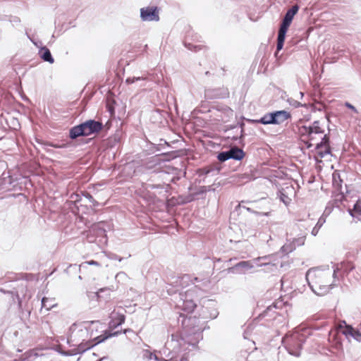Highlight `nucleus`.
I'll return each mask as SVG.
<instances>
[{
  "instance_id": "f257e3e1",
  "label": "nucleus",
  "mask_w": 361,
  "mask_h": 361,
  "mask_svg": "<svg viewBox=\"0 0 361 361\" xmlns=\"http://www.w3.org/2000/svg\"><path fill=\"white\" fill-rule=\"evenodd\" d=\"M180 318L182 331L180 336L172 334L171 341H167L165 346L159 351V353L167 359L173 357V361H178L183 344L195 347L202 339V331L201 328L197 326V319L195 317H185L180 315L178 317V322Z\"/></svg>"
},
{
  "instance_id": "f03ea898",
  "label": "nucleus",
  "mask_w": 361,
  "mask_h": 361,
  "mask_svg": "<svg viewBox=\"0 0 361 361\" xmlns=\"http://www.w3.org/2000/svg\"><path fill=\"white\" fill-rule=\"evenodd\" d=\"M93 321H85L80 324L73 323L68 329L66 343L74 348L66 351H58L61 355L73 356L81 355L92 348L96 344L95 338L92 341L87 340L88 337V328L85 324H94Z\"/></svg>"
},
{
  "instance_id": "7ed1b4c3",
  "label": "nucleus",
  "mask_w": 361,
  "mask_h": 361,
  "mask_svg": "<svg viewBox=\"0 0 361 361\" xmlns=\"http://www.w3.org/2000/svg\"><path fill=\"white\" fill-rule=\"evenodd\" d=\"M311 335V329L308 328H298L283 337L282 345L290 355L298 357L301 355L304 343Z\"/></svg>"
},
{
  "instance_id": "20e7f679",
  "label": "nucleus",
  "mask_w": 361,
  "mask_h": 361,
  "mask_svg": "<svg viewBox=\"0 0 361 361\" xmlns=\"http://www.w3.org/2000/svg\"><path fill=\"white\" fill-rule=\"evenodd\" d=\"M104 128L102 121L94 118H89L72 126L68 130V137L75 140L79 137H86L94 135Z\"/></svg>"
},
{
  "instance_id": "39448f33",
  "label": "nucleus",
  "mask_w": 361,
  "mask_h": 361,
  "mask_svg": "<svg viewBox=\"0 0 361 361\" xmlns=\"http://www.w3.org/2000/svg\"><path fill=\"white\" fill-rule=\"evenodd\" d=\"M197 288L198 286H195L192 288L188 289L185 293H179L178 295L180 299L176 303V307L183 312H177L176 313L177 322H178V317H180V315L185 317H193L188 316V314H192L197 307V303L192 299V296L196 292L195 289ZM195 317L197 319V326L200 328L199 326V319L197 317ZM178 324L181 325V318L180 319V322H178Z\"/></svg>"
},
{
  "instance_id": "423d86ee",
  "label": "nucleus",
  "mask_w": 361,
  "mask_h": 361,
  "mask_svg": "<svg viewBox=\"0 0 361 361\" xmlns=\"http://www.w3.org/2000/svg\"><path fill=\"white\" fill-rule=\"evenodd\" d=\"M165 147H169L166 145V140L160 139L159 143L154 144L150 141L146 142L143 151L146 155L155 154L154 158L157 162L170 161L175 159L178 154V152L164 151Z\"/></svg>"
},
{
  "instance_id": "0eeeda50",
  "label": "nucleus",
  "mask_w": 361,
  "mask_h": 361,
  "mask_svg": "<svg viewBox=\"0 0 361 361\" xmlns=\"http://www.w3.org/2000/svg\"><path fill=\"white\" fill-rule=\"evenodd\" d=\"M304 120L305 118H300L296 123L298 134L300 137H305L309 140H314V135L324 133V130L321 127L319 120L314 121L310 125L304 124Z\"/></svg>"
},
{
  "instance_id": "6e6552de",
  "label": "nucleus",
  "mask_w": 361,
  "mask_h": 361,
  "mask_svg": "<svg viewBox=\"0 0 361 361\" xmlns=\"http://www.w3.org/2000/svg\"><path fill=\"white\" fill-rule=\"evenodd\" d=\"M291 118V113L285 109H282L266 113L261 117V121L264 126H279Z\"/></svg>"
},
{
  "instance_id": "1a4fd4ad",
  "label": "nucleus",
  "mask_w": 361,
  "mask_h": 361,
  "mask_svg": "<svg viewBox=\"0 0 361 361\" xmlns=\"http://www.w3.org/2000/svg\"><path fill=\"white\" fill-rule=\"evenodd\" d=\"M246 156L245 152L236 146L229 148L228 150L220 151L216 154V159L220 162H225L229 159L241 161Z\"/></svg>"
},
{
  "instance_id": "9d476101",
  "label": "nucleus",
  "mask_w": 361,
  "mask_h": 361,
  "mask_svg": "<svg viewBox=\"0 0 361 361\" xmlns=\"http://www.w3.org/2000/svg\"><path fill=\"white\" fill-rule=\"evenodd\" d=\"M201 305L200 315L204 318L216 319L219 315L216 301L212 299L202 298L200 301Z\"/></svg>"
},
{
  "instance_id": "9b49d317",
  "label": "nucleus",
  "mask_w": 361,
  "mask_h": 361,
  "mask_svg": "<svg viewBox=\"0 0 361 361\" xmlns=\"http://www.w3.org/2000/svg\"><path fill=\"white\" fill-rule=\"evenodd\" d=\"M20 179L11 175V172L8 171L6 174L0 178V191L1 190H14L18 189L22 190V187L19 185Z\"/></svg>"
},
{
  "instance_id": "f8f14e48",
  "label": "nucleus",
  "mask_w": 361,
  "mask_h": 361,
  "mask_svg": "<svg viewBox=\"0 0 361 361\" xmlns=\"http://www.w3.org/2000/svg\"><path fill=\"white\" fill-rule=\"evenodd\" d=\"M190 276L184 274L183 276H176L173 273L167 276L166 292L169 295H173L178 291V288L182 286L181 281L184 279H188Z\"/></svg>"
},
{
  "instance_id": "ddd939ff",
  "label": "nucleus",
  "mask_w": 361,
  "mask_h": 361,
  "mask_svg": "<svg viewBox=\"0 0 361 361\" xmlns=\"http://www.w3.org/2000/svg\"><path fill=\"white\" fill-rule=\"evenodd\" d=\"M145 188L147 191L155 190L154 195H160L163 198L167 199L169 196L171 187L169 184L162 183H147Z\"/></svg>"
},
{
  "instance_id": "4468645a",
  "label": "nucleus",
  "mask_w": 361,
  "mask_h": 361,
  "mask_svg": "<svg viewBox=\"0 0 361 361\" xmlns=\"http://www.w3.org/2000/svg\"><path fill=\"white\" fill-rule=\"evenodd\" d=\"M345 335L343 334V329H341L329 332L328 340L332 348L338 352H343V341Z\"/></svg>"
},
{
  "instance_id": "2eb2a0df",
  "label": "nucleus",
  "mask_w": 361,
  "mask_h": 361,
  "mask_svg": "<svg viewBox=\"0 0 361 361\" xmlns=\"http://www.w3.org/2000/svg\"><path fill=\"white\" fill-rule=\"evenodd\" d=\"M140 18L142 21H159V8L157 6H147L140 8Z\"/></svg>"
},
{
  "instance_id": "dca6fc26",
  "label": "nucleus",
  "mask_w": 361,
  "mask_h": 361,
  "mask_svg": "<svg viewBox=\"0 0 361 361\" xmlns=\"http://www.w3.org/2000/svg\"><path fill=\"white\" fill-rule=\"evenodd\" d=\"M342 323L345 325V328L343 329L345 338L349 340L350 338H353L356 341L361 342V331L353 326L347 324L345 321H343Z\"/></svg>"
},
{
  "instance_id": "f3484780",
  "label": "nucleus",
  "mask_w": 361,
  "mask_h": 361,
  "mask_svg": "<svg viewBox=\"0 0 361 361\" xmlns=\"http://www.w3.org/2000/svg\"><path fill=\"white\" fill-rule=\"evenodd\" d=\"M285 305V302L283 300H277L272 302V304L268 306L262 313L258 316V318H264L266 317H275L274 314L276 312L274 309H281Z\"/></svg>"
},
{
  "instance_id": "a211bd4d",
  "label": "nucleus",
  "mask_w": 361,
  "mask_h": 361,
  "mask_svg": "<svg viewBox=\"0 0 361 361\" xmlns=\"http://www.w3.org/2000/svg\"><path fill=\"white\" fill-rule=\"evenodd\" d=\"M252 268H253V265L250 261H240L234 266L228 267L226 270L228 273L240 274Z\"/></svg>"
},
{
  "instance_id": "6ab92c4d",
  "label": "nucleus",
  "mask_w": 361,
  "mask_h": 361,
  "mask_svg": "<svg viewBox=\"0 0 361 361\" xmlns=\"http://www.w3.org/2000/svg\"><path fill=\"white\" fill-rule=\"evenodd\" d=\"M227 90L221 89H207L204 92L205 97L208 99H224L228 97Z\"/></svg>"
},
{
  "instance_id": "aec40b11",
  "label": "nucleus",
  "mask_w": 361,
  "mask_h": 361,
  "mask_svg": "<svg viewBox=\"0 0 361 361\" xmlns=\"http://www.w3.org/2000/svg\"><path fill=\"white\" fill-rule=\"evenodd\" d=\"M299 6L298 5H293L291 6L285 13L281 26L289 27L295 15L298 12Z\"/></svg>"
},
{
  "instance_id": "412c9836",
  "label": "nucleus",
  "mask_w": 361,
  "mask_h": 361,
  "mask_svg": "<svg viewBox=\"0 0 361 361\" xmlns=\"http://www.w3.org/2000/svg\"><path fill=\"white\" fill-rule=\"evenodd\" d=\"M305 237L301 236L298 238H294L293 242L288 245H284L281 247V252L288 254L295 250L296 246L303 245L305 244Z\"/></svg>"
},
{
  "instance_id": "4be33fe9",
  "label": "nucleus",
  "mask_w": 361,
  "mask_h": 361,
  "mask_svg": "<svg viewBox=\"0 0 361 361\" xmlns=\"http://www.w3.org/2000/svg\"><path fill=\"white\" fill-rule=\"evenodd\" d=\"M334 267L333 277L336 279L338 272H341L343 275H348L355 269V265L352 262H348L341 263L340 268L338 265L334 266Z\"/></svg>"
},
{
  "instance_id": "5701e85b",
  "label": "nucleus",
  "mask_w": 361,
  "mask_h": 361,
  "mask_svg": "<svg viewBox=\"0 0 361 361\" xmlns=\"http://www.w3.org/2000/svg\"><path fill=\"white\" fill-rule=\"evenodd\" d=\"M121 135L118 133L114 134L109 136L104 142V146L106 149H113L115 147H119L121 145Z\"/></svg>"
},
{
  "instance_id": "b1692460",
  "label": "nucleus",
  "mask_w": 361,
  "mask_h": 361,
  "mask_svg": "<svg viewBox=\"0 0 361 361\" xmlns=\"http://www.w3.org/2000/svg\"><path fill=\"white\" fill-rule=\"evenodd\" d=\"M189 192L190 194L191 197L192 198V202L195 200H197L200 199H204L206 195L204 186H192L190 185L188 188Z\"/></svg>"
},
{
  "instance_id": "393cba45",
  "label": "nucleus",
  "mask_w": 361,
  "mask_h": 361,
  "mask_svg": "<svg viewBox=\"0 0 361 361\" xmlns=\"http://www.w3.org/2000/svg\"><path fill=\"white\" fill-rule=\"evenodd\" d=\"M38 48V55L41 59L50 64L54 63V59L48 47H37Z\"/></svg>"
},
{
  "instance_id": "a878e982",
  "label": "nucleus",
  "mask_w": 361,
  "mask_h": 361,
  "mask_svg": "<svg viewBox=\"0 0 361 361\" xmlns=\"http://www.w3.org/2000/svg\"><path fill=\"white\" fill-rule=\"evenodd\" d=\"M126 316L121 313H116V316L112 317L109 322V329H114L125 323Z\"/></svg>"
},
{
  "instance_id": "bb28decb",
  "label": "nucleus",
  "mask_w": 361,
  "mask_h": 361,
  "mask_svg": "<svg viewBox=\"0 0 361 361\" xmlns=\"http://www.w3.org/2000/svg\"><path fill=\"white\" fill-rule=\"evenodd\" d=\"M348 212L353 218L361 221V197L355 202L353 209H348Z\"/></svg>"
},
{
  "instance_id": "cd10ccee",
  "label": "nucleus",
  "mask_w": 361,
  "mask_h": 361,
  "mask_svg": "<svg viewBox=\"0 0 361 361\" xmlns=\"http://www.w3.org/2000/svg\"><path fill=\"white\" fill-rule=\"evenodd\" d=\"M121 334H122V330L116 331L114 332H111L109 331H103V333L101 335L95 337L96 344H99L101 343H103L106 340H107L108 338H110L111 337L118 336Z\"/></svg>"
},
{
  "instance_id": "c85d7f7f",
  "label": "nucleus",
  "mask_w": 361,
  "mask_h": 361,
  "mask_svg": "<svg viewBox=\"0 0 361 361\" xmlns=\"http://www.w3.org/2000/svg\"><path fill=\"white\" fill-rule=\"evenodd\" d=\"M308 284L311 288V290L317 295H324L329 293V291L332 289L334 286V283H331V285H320L318 287H316V288H314L312 285L310 284V283L308 281Z\"/></svg>"
},
{
  "instance_id": "c756f323",
  "label": "nucleus",
  "mask_w": 361,
  "mask_h": 361,
  "mask_svg": "<svg viewBox=\"0 0 361 361\" xmlns=\"http://www.w3.org/2000/svg\"><path fill=\"white\" fill-rule=\"evenodd\" d=\"M64 18H65L64 16H61L58 17L55 20L54 23H55V26H56V30L53 33L52 37H55L56 33H57V35H59V32H61L62 30H66L70 27V26L66 24L65 23H63L62 24H61V20H63Z\"/></svg>"
},
{
  "instance_id": "7c9ffc66",
  "label": "nucleus",
  "mask_w": 361,
  "mask_h": 361,
  "mask_svg": "<svg viewBox=\"0 0 361 361\" xmlns=\"http://www.w3.org/2000/svg\"><path fill=\"white\" fill-rule=\"evenodd\" d=\"M192 202V198L190 196V192L185 195H180L176 200V204L178 205H184Z\"/></svg>"
},
{
  "instance_id": "2f4dec72",
  "label": "nucleus",
  "mask_w": 361,
  "mask_h": 361,
  "mask_svg": "<svg viewBox=\"0 0 361 361\" xmlns=\"http://www.w3.org/2000/svg\"><path fill=\"white\" fill-rule=\"evenodd\" d=\"M288 27H283L280 25L278 36H277V43L276 45H284V42L286 39V35L288 31Z\"/></svg>"
},
{
  "instance_id": "473e14b6",
  "label": "nucleus",
  "mask_w": 361,
  "mask_h": 361,
  "mask_svg": "<svg viewBox=\"0 0 361 361\" xmlns=\"http://www.w3.org/2000/svg\"><path fill=\"white\" fill-rule=\"evenodd\" d=\"M332 183L334 188L337 190H341L343 180L338 173L334 172L332 175Z\"/></svg>"
},
{
  "instance_id": "72a5a7b5",
  "label": "nucleus",
  "mask_w": 361,
  "mask_h": 361,
  "mask_svg": "<svg viewBox=\"0 0 361 361\" xmlns=\"http://www.w3.org/2000/svg\"><path fill=\"white\" fill-rule=\"evenodd\" d=\"M212 109H215V110H216L218 111L223 112L224 114L231 113L233 111L232 109L230 107H228L226 105H223V104L222 105L213 106L210 109L208 110V111H211Z\"/></svg>"
},
{
  "instance_id": "f704fd0d",
  "label": "nucleus",
  "mask_w": 361,
  "mask_h": 361,
  "mask_svg": "<svg viewBox=\"0 0 361 361\" xmlns=\"http://www.w3.org/2000/svg\"><path fill=\"white\" fill-rule=\"evenodd\" d=\"M102 293H104L105 297L108 298L110 295V289L109 288H102L99 289L98 291L95 293L98 300H100L102 298L104 297L102 295Z\"/></svg>"
},
{
  "instance_id": "c9c22d12",
  "label": "nucleus",
  "mask_w": 361,
  "mask_h": 361,
  "mask_svg": "<svg viewBox=\"0 0 361 361\" xmlns=\"http://www.w3.org/2000/svg\"><path fill=\"white\" fill-rule=\"evenodd\" d=\"M25 34L33 45H42V42L39 40L37 36L35 34H30L27 31L25 32Z\"/></svg>"
},
{
  "instance_id": "e433bc0d",
  "label": "nucleus",
  "mask_w": 361,
  "mask_h": 361,
  "mask_svg": "<svg viewBox=\"0 0 361 361\" xmlns=\"http://www.w3.org/2000/svg\"><path fill=\"white\" fill-rule=\"evenodd\" d=\"M286 101L289 104V105L292 106L294 108H299V107L305 106V104H302L301 102H300L291 97L287 98Z\"/></svg>"
},
{
  "instance_id": "4c0bfd02",
  "label": "nucleus",
  "mask_w": 361,
  "mask_h": 361,
  "mask_svg": "<svg viewBox=\"0 0 361 361\" xmlns=\"http://www.w3.org/2000/svg\"><path fill=\"white\" fill-rule=\"evenodd\" d=\"M324 148H325L324 150H320V151L317 152V154L320 159L325 157V156L327 154H331L332 156V154H331L332 149H331V146H327V147H325Z\"/></svg>"
},
{
  "instance_id": "58836bf2",
  "label": "nucleus",
  "mask_w": 361,
  "mask_h": 361,
  "mask_svg": "<svg viewBox=\"0 0 361 361\" xmlns=\"http://www.w3.org/2000/svg\"><path fill=\"white\" fill-rule=\"evenodd\" d=\"M0 291L4 293H11L12 295L16 296L17 298L19 303L21 302V301L20 300V295L18 293V290H16V288H13V290H7V291L3 288H0Z\"/></svg>"
},
{
  "instance_id": "ea45409f",
  "label": "nucleus",
  "mask_w": 361,
  "mask_h": 361,
  "mask_svg": "<svg viewBox=\"0 0 361 361\" xmlns=\"http://www.w3.org/2000/svg\"><path fill=\"white\" fill-rule=\"evenodd\" d=\"M7 168V163L4 161H0V178L6 174Z\"/></svg>"
},
{
  "instance_id": "a19ab883",
  "label": "nucleus",
  "mask_w": 361,
  "mask_h": 361,
  "mask_svg": "<svg viewBox=\"0 0 361 361\" xmlns=\"http://www.w3.org/2000/svg\"><path fill=\"white\" fill-rule=\"evenodd\" d=\"M148 358L150 360L154 359L156 361H173V357L171 359H165L164 357H160L157 356V355L152 353L150 352H149Z\"/></svg>"
},
{
  "instance_id": "79ce46f5",
  "label": "nucleus",
  "mask_w": 361,
  "mask_h": 361,
  "mask_svg": "<svg viewBox=\"0 0 361 361\" xmlns=\"http://www.w3.org/2000/svg\"><path fill=\"white\" fill-rule=\"evenodd\" d=\"M107 257L111 259V260H114V261H118L119 262H121V261H123V259H125L124 257H121L119 255H118L116 253H113V252H109L108 253L107 255Z\"/></svg>"
},
{
  "instance_id": "37998d69",
  "label": "nucleus",
  "mask_w": 361,
  "mask_h": 361,
  "mask_svg": "<svg viewBox=\"0 0 361 361\" xmlns=\"http://www.w3.org/2000/svg\"><path fill=\"white\" fill-rule=\"evenodd\" d=\"M166 114L167 113L166 111L157 109L154 111L153 116L157 119H161L165 115H166Z\"/></svg>"
},
{
  "instance_id": "c03bdc74",
  "label": "nucleus",
  "mask_w": 361,
  "mask_h": 361,
  "mask_svg": "<svg viewBox=\"0 0 361 361\" xmlns=\"http://www.w3.org/2000/svg\"><path fill=\"white\" fill-rule=\"evenodd\" d=\"M276 49L274 51V56L276 58L277 61L282 59L283 53L280 54L281 51H282L284 47H276Z\"/></svg>"
},
{
  "instance_id": "a18cd8bd",
  "label": "nucleus",
  "mask_w": 361,
  "mask_h": 361,
  "mask_svg": "<svg viewBox=\"0 0 361 361\" xmlns=\"http://www.w3.org/2000/svg\"><path fill=\"white\" fill-rule=\"evenodd\" d=\"M240 179L242 181L248 182V181L254 180L255 177L252 174L245 173L241 174Z\"/></svg>"
},
{
  "instance_id": "49530a36",
  "label": "nucleus",
  "mask_w": 361,
  "mask_h": 361,
  "mask_svg": "<svg viewBox=\"0 0 361 361\" xmlns=\"http://www.w3.org/2000/svg\"><path fill=\"white\" fill-rule=\"evenodd\" d=\"M241 119L245 120L248 123H250V124H262V122L261 121V118H259V119H251V118H246L245 117L242 116Z\"/></svg>"
},
{
  "instance_id": "de8ad7c7",
  "label": "nucleus",
  "mask_w": 361,
  "mask_h": 361,
  "mask_svg": "<svg viewBox=\"0 0 361 361\" xmlns=\"http://www.w3.org/2000/svg\"><path fill=\"white\" fill-rule=\"evenodd\" d=\"M321 142L325 145V147L330 146L329 133L324 135L322 137Z\"/></svg>"
},
{
  "instance_id": "09e8293b",
  "label": "nucleus",
  "mask_w": 361,
  "mask_h": 361,
  "mask_svg": "<svg viewBox=\"0 0 361 361\" xmlns=\"http://www.w3.org/2000/svg\"><path fill=\"white\" fill-rule=\"evenodd\" d=\"M325 222H326V216H325V214H322L319 217V219H318L315 226H317L318 228H321Z\"/></svg>"
},
{
  "instance_id": "8fccbe9b",
  "label": "nucleus",
  "mask_w": 361,
  "mask_h": 361,
  "mask_svg": "<svg viewBox=\"0 0 361 361\" xmlns=\"http://www.w3.org/2000/svg\"><path fill=\"white\" fill-rule=\"evenodd\" d=\"M140 80H141V78H140V77H128L126 80V83L128 84V85H131V84L135 82L136 81H138Z\"/></svg>"
},
{
  "instance_id": "3c124183",
  "label": "nucleus",
  "mask_w": 361,
  "mask_h": 361,
  "mask_svg": "<svg viewBox=\"0 0 361 361\" xmlns=\"http://www.w3.org/2000/svg\"><path fill=\"white\" fill-rule=\"evenodd\" d=\"M219 185H220L219 183H217L218 186ZM215 185H216V183H215L213 185H203L204 188V190H205V192L207 193V192H210V191L215 192V190H216V188H214Z\"/></svg>"
},
{
  "instance_id": "603ef678",
  "label": "nucleus",
  "mask_w": 361,
  "mask_h": 361,
  "mask_svg": "<svg viewBox=\"0 0 361 361\" xmlns=\"http://www.w3.org/2000/svg\"><path fill=\"white\" fill-rule=\"evenodd\" d=\"M166 145H167L169 147H165V148H164V151L178 152V154L175 157V159L180 156V154H181V152H180V150H173V147H172V146L171 145V144H170L169 142H168L167 141H166Z\"/></svg>"
},
{
  "instance_id": "864d4df0",
  "label": "nucleus",
  "mask_w": 361,
  "mask_h": 361,
  "mask_svg": "<svg viewBox=\"0 0 361 361\" xmlns=\"http://www.w3.org/2000/svg\"><path fill=\"white\" fill-rule=\"evenodd\" d=\"M326 322H322L320 324H314L312 326V329H314V330H320L322 329L324 326L326 325Z\"/></svg>"
},
{
  "instance_id": "5fc2aeb1",
  "label": "nucleus",
  "mask_w": 361,
  "mask_h": 361,
  "mask_svg": "<svg viewBox=\"0 0 361 361\" xmlns=\"http://www.w3.org/2000/svg\"><path fill=\"white\" fill-rule=\"evenodd\" d=\"M345 106L347 107L348 109L352 110L354 113H356V114L358 113L356 107L348 102H345Z\"/></svg>"
},
{
  "instance_id": "6e6d98bb",
  "label": "nucleus",
  "mask_w": 361,
  "mask_h": 361,
  "mask_svg": "<svg viewBox=\"0 0 361 361\" xmlns=\"http://www.w3.org/2000/svg\"><path fill=\"white\" fill-rule=\"evenodd\" d=\"M280 200L281 202H283L285 204H288V200H289L288 197L287 195H286L285 193L283 192H281V195H280Z\"/></svg>"
},
{
  "instance_id": "4d7b16f0",
  "label": "nucleus",
  "mask_w": 361,
  "mask_h": 361,
  "mask_svg": "<svg viewBox=\"0 0 361 361\" xmlns=\"http://www.w3.org/2000/svg\"><path fill=\"white\" fill-rule=\"evenodd\" d=\"M85 197L89 200L90 202H92L93 204H97V202H96V200L94 199V197H92V195L91 194L86 192V194L85 195Z\"/></svg>"
},
{
  "instance_id": "13d9d810",
  "label": "nucleus",
  "mask_w": 361,
  "mask_h": 361,
  "mask_svg": "<svg viewBox=\"0 0 361 361\" xmlns=\"http://www.w3.org/2000/svg\"><path fill=\"white\" fill-rule=\"evenodd\" d=\"M245 129H243L240 130V141L239 142V143L240 145H244V139L245 137Z\"/></svg>"
},
{
  "instance_id": "bf43d9fd",
  "label": "nucleus",
  "mask_w": 361,
  "mask_h": 361,
  "mask_svg": "<svg viewBox=\"0 0 361 361\" xmlns=\"http://www.w3.org/2000/svg\"><path fill=\"white\" fill-rule=\"evenodd\" d=\"M12 361H30L28 357L25 355H21L18 359H14Z\"/></svg>"
},
{
  "instance_id": "052dcab7",
  "label": "nucleus",
  "mask_w": 361,
  "mask_h": 361,
  "mask_svg": "<svg viewBox=\"0 0 361 361\" xmlns=\"http://www.w3.org/2000/svg\"><path fill=\"white\" fill-rule=\"evenodd\" d=\"M85 264H87L89 265H94V266H97V267H99L101 265L99 262L93 260V259L85 262Z\"/></svg>"
},
{
  "instance_id": "680f3d73",
  "label": "nucleus",
  "mask_w": 361,
  "mask_h": 361,
  "mask_svg": "<svg viewBox=\"0 0 361 361\" xmlns=\"http://www.w3.org/2000/svg\"><path fill=\"white\" fill-rule=\"evenodd\" d=\"M203 281V284H206L209 282V280H204V279H200L198 277H194L192 280H191V282L194 283L195 282H201Z\"/></svg>"
},
{
  "instance_id": "e2e57ef3",
  "label": "nucleus",
  "mask_w": 361,
  "mask_h": 361,
  "mask_svg": "<svg viewBox=\"0 0 361 361\" xmlns=\"http://www.w3.org/2000/svg\"><path fill=\"white\" fill-rule=\"evenodd\" d=\"M255 215L257 216H269L270 215V212H256Z\"/></svg>"
},
{
  "instance_id": "0e129e2a",
  "label": "nucleus",
  "mask_w": 361,
  "mask_h": 361,
  "mask_svg": "<svg viewBox=\"0 0 361 361\" xmlns=\"http://www.w3.org/2000/svg\"><path fill=\"white\" fill-rule=\"evenodd\" d=\"M323 147H325V145L320 141L319 142L316 144L314 149L318 152L320 151V149Z\"/></svg>"
},
{
  "instance_id": "69168bd1",
  "label": "nucleus",
  "mask_w": 361,
  "mask_h": 361,
  "mask_svg": "<svg viewBox=\"0 0 361 361\" xmlns=\"http://www.w3.org/2000/svg\"><path fill=\"white\" fill-rule=\"evenodd\" d=\"M9 21L12 23H19L20 22V20L17 16L11 17L9 19Z\"/></svg>"
},
{
  "instance_id": "338daca9",
  "label": "nucleus",
  "mask_w": 361,
  "mask_h": 361,
  "mask_svg": "<svg viewBox=\"0 0 361 361\" xmlns=\"http://www.w3.org/2000/svg\"><path fill=\"white\" fill-rule=\"evenodd\" d=\"M244 121V120H242V119L240 118V121H238L237 122V123H236L237 127L240 128V129H241V130L244 129V128H245V123H244V121Z\"/></svg>"
},
{
  "instance_id": "774afa93",
  "label": "nucleus",
  "mask_w": 361,
  "mask_h": 361,
  "mask_svg": "<svg viewBox=\"0 0 361 361\" xmlns=\"http://www.w3.org/2000/svg\"><path fill=\"white\" fill-rule=\"evenodd\" d=\"M319 228H318L317 226H314V227L312 228V235H314V236H316L319 231Z\"/></svg>"
}]
</instances>
